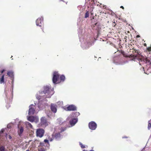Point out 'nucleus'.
<instances>
[{"label":"nucleus","instance_id":"nucleus-38","mask_svg":"<svg viewBox=\"0 0 151 151\" xmlns=\"http://www.w3.org/2000/svg\"><path fill=\"white\" fill-rule=\"evenodd\" d=\"M81 7H82V6H79L78 7V9H81Z\"/></svg>","mask_w":151,"mask_h":151},{"label":"nucleus","instance_id":"nucleus-43","mask_svg":"<svg viewBox=\"0 0 151 151\" xmlns=\"http://www.w3.org/2000/svg\"><path fill=\"white\" fill-rule=\"evenodd\" d=\"M140 37V36H139V35H137V38H138V37Z\"/></svg>","mask_w":151,"mask_h":151},{"label":"nucleus","instance_id":"nucleus-21","mask_svg":"<svg viewBox=\"0 0 151 151\" xmlns=\"http://www.w3.org/2000/svg\"><path fill=\"white\" fill-rule=\"evenodd\" d=\"M79 143L81 147L82 148H84L88 147L87 145H83L81 142H79Z\"/></svg>","mask_w":151,"mask_h":151},{"label":"nucleus","instance_id":"nucleus-10","mask_svg":"<svg viewBox=\"0 0 151 151\" xmlns=\"http://www.w3.org/2000/svg\"><path fill=\"white\" fill-rule=\"evenodd\" d=\"M96 124L93 121L90 122L88 124V126L89 129L92 130L96 129L97 127Z\"/></svg>","mask_w":151,"mask_h":151},{"label":"nucleus","instance_id":"nucleus-26","mask_svg":"<svg viewBox=\"0 0 151 151\" xmlns=\"http://www.w3.org/2000/svg\"><path fill=\"white\" fill-rule=\"evenodd\" d=\"M53 139L55 138L54 137L53 138V137H49L48 138V140L50 142H52L53 140Z\"/></svg>","mask_w":151,"mask_h":151},{"label":"nucleus","instance_id":"nucleus-15","mask_svg":"<svg viewBox=\"0 0 151 151\" xmlns=\"http://www.w3.org/2000/svg\"><path fill=\"white\" fill-rule=\"evenodd\" d=\"M51 111L54 113H55L57 111L56 105L53 104H51Z\"/></svg>","mask_w":151,"mask_h":151},{"label":"nucleus","instance_id":"nucleus-51","mask_svg":"<svg viewBox=\"0 0 151 151\" xmlns=\"http://www.w3.org/2000/svg\"><path fill=\"white\" fill-rule=\"evenodd\" d=\"M6 137H7V134H6Z\"/></svg>","mask_w":151,"mask_h":151},{"label":"nucleus","instance_id":"nucleus-35","mask_svg":"<svg viewBox=\"0 0 151 151\" xmlns=\"http://www.w3.org/2000/svg\"><path fill=\"white\" fill-rule=\"evenodd\" d=\"M8 137H9V139H11L12 138V137L10 135H9Z\"/></svg>","mask_w":151,"mask_h":151},{"label":"nucleus","instance_id":"nucleus-13","mask_svg":"<svg viewBox=\"0 0 151 151\" xmlns=\"http://www.w3.org/2000/svg\"><path fill=\"white\" fill-rule=\"evenodd\" d=\"M65 109L68 111H75L76 110V108L74 105H71L65 108Z\"/></svg>","mask_w":151,"mask_h":151},{"label":"nucleus","instance_id":"nucleus-48","mask_svg":"<svg viewBox=\"0 0 151 151\" xmlns=\"http://www.w3.org/2000/svg\"><path fill=\"white\" fill-rule=\"evenodd\" d=\"M90 151H94L93 150H90Z\"/></svg>","mask_w":151,"mask_h":151},{"label":"nucleus","instance_id":"nucleus-16","mask_svg":"<svg viewBox=\"0 0 151 151\" xmlns=\"http://www.w3.org/2000/svg\"><path fill=\"white\" fill-rule=\"evenodd\" d=\"M62 137V136L60 133H56L54 137V138L56 140H59Z\"/></svg>","mask_w":151,"mask_h":151},{"label":"nucleus","instance_id":"nucleus-33","mask_svg":"<svg viewBox=\"0 0 151 151\" xmlns=\"http://www.w3.org/2000/svg\"><path fill=\"white\" fill-rule=\"evenodd\" d=\"M147 49L149 51H151V47H148L147 48Z\"/></svg>","mask_w":151,"mask_h":151},{"label":"nucleus","instance_id":"nucleus-2","mask_svg":"<svg viewBox=\"0 0 151 151\" xmlns=\"http://www.w3.org/2000/svg\"><path fill=\"white\" fill-rule=\"evenodd\" d=\"M131 57L133 58V60L134 61H137V60L139 62V64L141 65V63H140L142 62H143L145 63H149L150 61V59L148 57H146L143 56H141V57L139 58V56L136 55H130Z\"/></svg>","mask_w":151,"mask_h":151},{"label":"nucleus","instance_id":"nucleus-6","mask_svg":"<svg viewBox=\"0 0 151 151\" xmlns=\"http://www.w3.org/2000/svg\"><path fill=\"white\" fill-rule=\"evenodd\" d=\"M60 75L58 72L55 71L54 72L52 78V82L54 84L58 83L57 82L59 78Z\"/></svg>","mask_w":151,"mask_h":151},{"label":"nucleus","instance_id":"nucleus-9","mask_svg":"<svg viewBox=\"0 0 151 151\" xmlns=\"http://www.w3.org/2000/svg\"><path fill=\"white\" fill-rule=\"evenodd\" d=\"M80 115V113L78 112H73L68 117L67 119L69 120L73 118H77V117Z\"/></svg>","mask_w":151,"mask_h":151},{"label":"nucleus","instance_id":"nucleus-3","mask_svg":"<svg viewBox=\"0 0 151 151\" xmlns=\"http://www.w3.org/2000/svg\"><path fill=\"white\" fill-rule=\"evenodd\" d=\"M42 109V108L40 107L39 103L38 105H37L35 103V105L32 104L29 106L28 114L29 115H33L35 110L39 111Z\"/></svg>","mask_w":151,"mask_h":151},{"label":"nucleus","instance_id":"nucleus-14","mask_svg":"<svg viewBox=\"0 0 151 151\" xmlns=\"http://www.w3.org/2000/svg\"><path fill=\"white\" fill-rule=\"evenodd\" d=\"M69 122L70 125L72 126H74L77 122L78 118H73V119H70Z\"/></svg>","mask_w":151,"mask_h":151},{"label":"nucleus","instance_id":"nucleus-18","mask_svg":"<svg viewBox=\"0 0 151 151\" xmlns=\"http://www.w3.org/2000/svg\"><path fill=\"white\" fill-rule=\"evenodd\" d=\"M26 127L28 129L32 128V124L28 122H26L25 123Z\"/></svg>","mask_w":151,"mask_h":151},{"label":"nucleus","instance_id":"nucleus-44","mask_svg":"<svg viewBox=\"0 0 151 151\" xmlns=\"http://www.w3.org/2000/svg\"><path fill=\"white\" fill-rule=\"evenodd\" d=\"M127 138V137H126V136H125V137H122V138Z\"/></svg>","mask_w":151,"mask_h":151},{"label":"nucleus","instance_id":"nucleus-29","mask_svg":"<svg viewBox=\"0 0 151 151\" xmlns=\"http://www.w3.org/2000/svg\"><path fill=\"white\" fill-rule=\"evenodd\" d=\"M38 151H45L43 148H41L38 150Z\"/></svg>","mask_w":151,"mask_h":151},{"label":"nucleus","instance_id":"nucleus-8","mask_svg":"<svg viewBox=\"0 0 151 151\" xmlns=\"http://www.w3.org/2000/svg\"><path fill=\"white\" fill-rule=\"evenodd\" d=\"M36 25L37 26L41 27L43 24V18L42 17L38 18L36 21Z\"/></svg>","mask_w":151,"mask_h":151},{"label":"nucleus","instance_id":"nucleus-53","mask_svg":"<svg viewBox=\"0 0 151 151\" xmlns=\"http://www.w3.org/2000/svg\"><path fill=\"white\" fill-rule=\"evenodd\" d=\"M93 0H92V1H93Z\"/></svg>","mask_w":151,"mask_h":151},{"label":"nucleus","instance_id":"nucleus-17","mask_svg":"<svg viewBox=\"0 0 151 151\" xmlns=\"http://www.w3.org/2000/svg\"><path fill=\"white\" fill-rule=\"evenodd\" d=\"M7 75L11 78H13L14 76L13 72L12 71H9L8 72Z\"/></svg>","mask_w":151,"mask_h":151},{"label":"nucleus","instance_id":"nucleus-46","mask_svg":"<svg viewBox=\"0 0 151 151\" xmlns=\"http://www.w3.org/2000/svg\"><path fill=\"white\" fill-rule=\"evenodd\" d=\"M113 23H114V24H115V22H113ZM113 25H114V24H113Z\"/></svg>","mask_w":151,"mask_h":151},{"label":"nucleus","instance_id":"nucleus-23","mask_svg":"<svg viewBox=\"0 0 151 151\" xmlns=\"http://www.w3.org/2000/svg\"><path fill=\"white\" fill-rule=\"evenodd\" d=\"M151 128V119L148 122V129L149 130Z\"/></svg>","mask_w":151,"mask_h":151},{"label":"nucleus","instance_id":"nucleus-28","mask_svg":"<svg viewBox=\"0 0 151 151\" xmlns=\"http://www.w3.org/2000/svg\"><path fill=\"white\" fill-rule=\"evenodd\" d=\"M79 34V36L80 37V41H81V42H82V38L81 37H80L81 36V34H80V33H79V32H78Z\"/></svg>","mask_w":151,"mask_h":151},{"label":"nucleus","instance_id":"nucleus-52","mask_svg":"<svg viewBox=\"0 0 151 151\" xmlns=\"http://www.w3.org/2000/svg\"><path fill=\"white\" fill-rule=\"evenodd\" d=\"M95 25H96L97 24H95Z\"/></svg>","mask_w":151,"mask_h":151},{"label":"nucleus","instance_id":"nucleus-31","mask_svg":"<svg viewBox=\"0 0 151 151\" xmlns=\"http://www.w3.org/2000/svg\"><path fill=\"white\" fill-rule=\"evenodd\" d=\"M4 131V129H2L1 130V131L0 132V134H1L2 133H3Z\"/></svg>","mask_w":151,"mask_h":151},{"label":"nucleus","instance_id":"nucleus-22","mask_svg":"<svg viewBox=\"0 0 151 151\" xmlns=\"http://www.w3.org/2000/svg\"><path fill=\"white\" fill-rule=\"evenodd\" d=\"M4 82V76L3 75L1 78H0V83H2Z\"/></svg>","mask_w":151,"mask_h":151},{"label":"nucleus","instance_id":"nucleus-7","mask_svg":"<svg viewBox=\"0 0 151 151\" xmlns=\"http://www.w3.org/2000/svg\"><path fill=\"white\" fill-rule=\"evenodd\" d=\"M27 120L31 122L37 123L39 120L38 117L37 116H27Z\"/></svg>","mask_w":151,"mask_h":151},{"label":"nucleus","instance_id":"nucleus-5","mask_svg":"<svg viewBox=\"0 0 151 151\" xmlns=\"http://www.w3.org/2000/svg\"><path fill=\"white\" fill-rule=\"evenodd\" d=\"M45 133V131L43 129H37L36 132V136L40 138L43 137Z\"/></svg>","mask_w":151,"mask_h":151},{"label":"nucleus","instance_id":"nucleus-20","mask_svg":"<svg viewBox=\"0 0 151 151\" xmlns=\"http://www.w3.org/2000/svg\"><path fill=\"white\" fill-rule=\"evenodd\" d=\"M13 83V81H12V83ZM12 88V98H11L10 97L9 98V101L10 102H11L12 101V99L13 98V84H12V86L11 87Z\"/></svg>","mask_w":151,"mask_h":151},{"label":"nucleus","instance_id":"nucleus-40","mask_svg":"<svg viewBox=\"0 0 151 151\" xmlns=\"http://www.w3.org/2000/svg\"><path fill=\"white\" fill-rule=\"evenodd\" d=\"M58 103H59V104H62V102H58Z\"/></svg>","mask_w":151,"mask_h":151},{"label":"nucleus","instance_id":"nucleus-25","mask_svg":"<svg viewBox=\"0 0 151 151\" xmlns=\"http://www.w3.org/2000/svg\"><path fill=\"white\" fill-rule=\"evenodd\" d=\"M89 17V13L88 12H86L85 14V18H87Z\"/></svg>","mask_w":151,"mask_h":151},{"label":"nucleus","instance_id":"nucleus-11","mask_svg":"<svg viewBox=\"0 0 151 151\" xmlns=\"http://www.w3.org/2000/svg\"><path fill=\"white\" fill-rule=\"evenodd\" d=\"M40 124L41 125L46 127L48 125V123L46 118L45 117H42L40 119Z\"/></svg>","mask_w":151,"mask_h":151},{"label":"nucleus","instance_id":"nucleus-30","mask_svg":"<svg viewBox=\"0 0 151 151\" xmlns=\"http://www.w3.org/2000/svg\"><path fill=\"white\" fill-rule=\"evenodd\" d=\"M5 95H6V97L7 98H8V97L9 96V94L7 93V92H5Z\"/></svg>","mask_w":151,"mask_h":151},{"label":"nucleus","instance_id":"nucleus-32","mask_svg":"<svg viewBox=\"0 0 151 151\" xmlns=\"http://www.w3.org/2000/svg\"><path fill=\"white\" fill-rule=\"evenodd\" d=\"M48 140H49L47 139H45L44 140V142H45V143H49Z\"/></svg>","mask_w":151,"mask_h":151},{"label":"nucleus","instance_id":"nucleus-24","mask_svg":"<svg viewBox=\"0 0 151 151\" xmlns=\"http://www.w3.org/2000/svg\"><path fill=\"white\" fill-rule=\"evenodd\" d=\"M60 78L61 81H63L65 80V77L64 75H62L60 76Z\"/></svg>","mask_w":151,"mask_h":151},{"label":"nucleus","instance_id":"nucleus-34","mask_svg":"<svg viewBox=\"0 0 151 151\" xmlns=\"http://www.w3.org/2000/svg\"><path fill=\"white\" fill-rule=\"evenodd\" d=\"M51 113V112H49V114H47V116L49 117H50V114Z\"/></svg>","mask_w":151,"mask_h":151},{"label":"nucleus","instance_id":"nucleus-49","mask_svg":"<svg viewBox=\"0 0 151 151\" xmlns=\"http://www.w3.org/2000/svg\"><path fill=\"white\" fill-rule=\"evenodd\" d=\"M91 14H93L91 12Z\"/></svg>","mask_w":151,"mask_h":151},{"label":"nucleus","instance_id":"nucleus-47","mask_svg":"<svg viewBox=\"0 0 151 151\" xmlns=\"http://www.w3.org/2000/svg\"><path fill=\"white\" fill-rule=\"evenodd\" d=\"M26 151H29V150H26Z\"/></svg>","mask_w":151,"mask_h":151},{"label":"nucleus","instance_id":"nucleus-45","mask_svg":"<svg viewBox=\"0 0 151 151\" xmlns=\"http://www.w3.org/2000/svg\"><path fill=\"white\" fill-rule=\"evenodd\" d=\"M83 151H87V150H83Z\"/></svg>","mask_w":151,"mask_h":151},{"label":"nucleus","instance_id":"nucleus-37","mask_svg":"<svg viewBox=\"0 0 151 151\" xmlns=\"http://www.w3.org/2000/svg\"><path fill=\"white\" fill-rule=\"evenodd\" d=\"M7 127L8 128H9L11 127V126L10 124H8L7 126Z\"/></svg>","mask_w":151,"mask_h":151},{"label":"nucleus","instance_id":"nucleus-1","mask_svg":"<svg viewBox=\"0 0 151 151\" xmlns=\"http://www.w3.org/2000/svg\"><path fill=\"white\" fill-rule=\"evenodd\" d=\"M54 91L51 89V86L47 85L43 87V91H40L39 94H37L36 98L38 100L42 99V97L44 96L45 98H50L54 93Z\"/></svg>","mask_w":151,"mask_h":151},{"label":"nucleus","instance_id":"nucleus-50","mask_svg":"<svg viewBox=\"0 0 151 151\" xmlns=\"http://www.w3.org/2000/svg\"><path fill=\"white\" fill-rule=\"evenodd\" d=\"M6 106L7 108H8V107H7V106H7V105H6Z\"/></svg>","mask_w":151,"mask_h":151},{"label":"nucleus","instance_id":"nucleus-27","mask_svg":"<svg viewBox=\"0 0 151 151\" xmlns=\"http://www.w3.org/2000/svg\"><path fill=\"white\" fill-rule=\"evenodd\" d=\"M66 129V128H61V131L60 132H62L64 131Z\"/></svg>","mask_w":151,"mask_h":151},{"label":"nucleus","instance_id":"nucleus-19","mask_svg":"<svg viewBox=\"0 0 151 151\" xmlns=\"http://www.w3.org/2000/svg\"><path fill=\"white\" fill-rule=\"evenodd\" d=\"M0 151H7L5 147L3 145H0Z\"/></svg>","mask_w":151,"mask_h":151},{"label":"nucleus","instance_id":"nucleus-12","mask_svg":"<svg viewBox=\"0 0 151 151\" xmlns=\"http://www.w3.org/2000/svg\"><path fill=\"white\" fill-rule=\"evenodd\" d=\"M18 128L19 129L18 131V132L19 136L21 137L24 131L23 127L22 125H21L20 124H18Z\"/></svg>","mask_w":151,"mask_h":151},{"label":"nucleus","instance_id":"nucleus-42","mask_svg":"<svg viewBox=\"0 0 151 151\" xmlns=\"http://www.w3.org/2000/svg\"><path fill=\"white\" fill-rule=\"evenodd\" d=\"M120 8H121L122 9H124V7H123V6H121L120 7Z\"/></svg>","mask_w":151,"mask_h":151},{"label":"nucleus","instance_id":"nucleus-39","mask_svg":"<svg viewBox=\"0 0 151 151\" xmlns=\"http://www.w3.org/2000/svg\"><path fill=\"white\" fill-rule=\"evenodd\" d=\"M43 143L42 142H40V145L41 146H43Z\"/></svg>","mask_w":151,"mask_h":151},{"label":"nucleus","instance_id":"nucleus-4","mask_svg":"<svg viewBox=\"0 0 151 151\" xmlns=\"http://www.w3.org/2000/svg\"><path fill=\"white\" fill-rule=\"evenodd\" d=\"M93 43L92 41L87 40L85 42H81V47L83 49H87L91 46Z\"/></svg>","mask_w":151,"mask_h":151},{"label":"nucleus","instance_id":"nucleus-41","mask_svg":"<svg viewBox=\"0 0 151 151\" xmlns=\"http://www.w3.org/2000/svg\"><path fill=\"white\" fill-rule=\"evenodd\" d=\"M104 9H106V5L104 6Z\"/></svg>","mask_w":151,"mask_h":151},{"label":"nucleus","instance_id":"nucleus-36","mask_svg":"<svg viewBox=\"0 0 151 151\" xmlns=\"http://www.w3.org/2000/svg\"><path fill=\"white\" fill-rule=\"evenodd\" d=\"M5 71V70L3 69V70H2L1 71V73H3V72L4 71Z\"/></svg>","mask_w":151,"mask_h":151}]
</instances>
